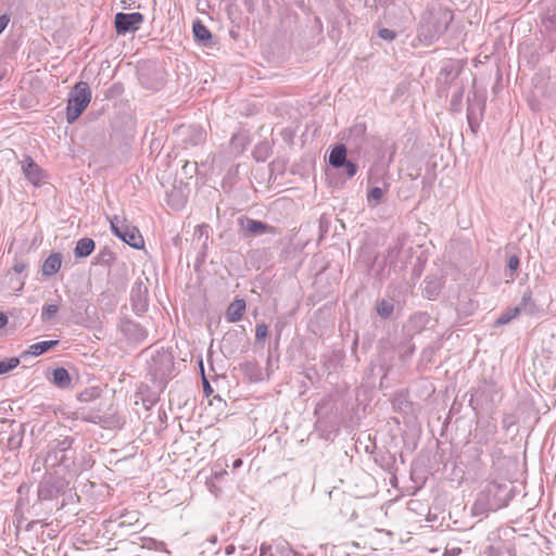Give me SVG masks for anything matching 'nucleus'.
Returning a JSON list of instances; mask_svg holds the SVG:
<instances>
[{"instance_id": "cd10ccee", "label": "nucleus", "mask_w": 556, "mask_h": 556, "mask_svg": "<svg viewBox=\"0 0 556 556\" xmlns=\"http://www.w3.org/2000/svg\"><path fill=\"white\" fill-rule=\"evenodd\" d=\"M144 548H148V549H155V551H163V552H168L166 549V545L164 542L162 541H156L154 539H147L144 540L143 542V545H142Z\"/></svg>"}, {"instance_id": "79ce46f5", "label": "nucleus", "mask_w": 556, "mask_h": 556, "mask_svg": "<svg viewBox=\"0 0 556 556\" xmlns=\"http://www.w3.org/2000/svg\"><path fill=\"white\" fill-rule=\"evenodd\" d=\"M237 140H238V137H237V136H233V137L231 138V144H235Z\"/></svg>"}, {"instance_id": "423d86ee", "label": "nucleus", "mask_w": 556, "mask_h": 556, "mask_svg": "<svg viewBox=\"0 0 556 556\" xmlns=\"http://www.w3.org/2000/svg\"><path fill=\"white\" fill-rule=\"evenodd\" d=\"M130 301L136 314L140 315L148 311V286L143 280L138 279L134 283L130 292Z\"/></svg>"}, {"instance_id": "20e7f679", "label": "nucleus", "mask_w": 556, "mask_h": 556, "mask_svg": "<svg viewBox=\"0 0 556 556\" xmlns=\"http://www.w3.org/2000/svg\"><path fill=\"white\" fill-rule=\"evenodd\" d=\"M111 229L113 233L125 243L139 249L143 245V238L137 227L128 225L124 219L114 216L111 219Z\"/></svg>"}, {"instance_id": "e433bc0d", "label": "nucleus", "mask_w": 556, "mask_h": 556, "mask_svg": "<svg viewBox=\"0 0 556 556\" xmlns=\"http://www.w3.org/2000/svg\"><path fill=\"white\" fill-rule=\"evenodd\" d=\"M203 391L206 396H210L213 393V389L204 376H203Z\"/></svg>"}, {"instance_id": "aec40b11", "label": "nucleus", "mask_w": 556, "mask_h": 556, "mask_svg": "<svg viewBox=\"0 0 556 556\" xmlns=\"http://www.w3.org/2000/svg\"><path fill=\"white\" fill-rule=\"evenodd\" d=\"M67 460V457L65 454H62L52 450L51 447H49V451L47 453V456L45 458V465L47 467H55L58 465H63L65 464Z\"/></svg>"}, {"instance_id": "39448f33", "label": "nucleus", "mask_w": 556, "mask_h": 556, "mask_svg": "<svg viewBox=\"0 0 556 556\" xmlns=\"http://www.w3.org/2000/svg\"><path fill=\"white\" fill-rule=\"evenodd\" d=\"M240 231L244 238L258 237L263 235H277L276 227L264 222L252 219L249 217H240L238 219Z\"/></svg>"}, {"instance_id": "6ab92c4d", "label": "nucleus", "mask_w": 556, "mask_h": 556, "mask_svg": "<svg viewBox=\"0 0 556 556\" xmlns=\"http://www.w3.org/2000/svg\"><path fill=\"white\" fill-rule=\"evenodd\" d=\"M388 190V186L386 185L383 188L381 187H372L370 188V190L368 191L367 193V203L369 206L374 207V206H377L383 195L386 194Z\"/></svg>"}, {"instance_id": "f8f14e48", "label": "nucleus", "mask_w": 556, "mask_h": 556, "mask_svg": "<svg viewBox=\"0 0 556 556\" xmlns=\"http://www.w3.org/2000/svg\"><path fill=\"white\" fill-rule=\"evenodd\" d=\"M22 168L23 173L31 184L38 185L41 181L43 177L42 170L30 157L25 159L22 164Z\"/></svg>"}, {"instance_id": "7ed1b4c3", "label": "nucleus", "mask_w": 556, "mask_h": 556, "mask_svg": "<svg viewBox=\"0 0 556 556\" xmlns=\"http://www.w3.org/2000/svg\"><path fill=\"white\" fill-rule=\"evenodd\" d=\"M90 100L91 91L88 84L85 81L77 83L70 94L66 108V119L70 124L80 116L90 103Z\"/></svg>"}, {"instance_id": "c85d7f7f", "label": "nucleus", "mask_w": 556, "mask_h": 556, "mask_svg": "<svg viewBox=\"0 0 556 556\" xmlns=\"http://www.w3.org/2000/svg\"><path fill=\"white\" fill-rule=\"evenodd\" d=\"M268 334V327L266 324L261 323L256 325L255 328V339L257 342H262L266 339Z\"/></svg>"}, {"instance_id": "a211bd4d", "label": "nucleus", "mask_w": 556, "mask_h": 556, "mask_svg": "<svg viewBox=\"0 0 556 556\" xmlns=\"http://www.w3.org/2000/svg\"><path fill=\"white\" fill-rule=\"evenodd\" d=\"M52 376L53 383L59 388H67L71 384L70 374L63 367L54 369Z\"/></svg>"}, {"instance_id": "6e6552de", "label": "nucleus", "mask_w": 556, "mask_h": 556, "mask_svg": "<svg viewBox=\"0 0 556 556\" xmlns=\"http://www.w3.org/2000/svg\"><path fill=\"white\" fill-rule=\"evenodd\" d=\"M178 134L182 136V141L186 146H198L204 142L206 134L204 129L200 126L191 125V126H180L178 128Z\"/></svg>"}, {"instance_id": "37998d69", "label": "nucleus", "mask_w": 556, "mask_h": 556, "mask_svg": "<svg viewBox=\"0 0 556 556\" xmlns=\"http://www.w3.org/2000/svg\"><path fill=\"white\" fill-rule=\"evenodd\" d=\"M24 282L23 281H20V287L17 288V290H21L22 287H23Z\"/></svg>"}, {"instance_id": "58836bf2", "label": "nucleus", "mask_w": 556, "mask_h": 556, "mask_svg": "<svg viewBox=\"0 0 556 556\" xmlns=\"http://www.w3.org/2000/svg\"><path fill=\"white\" fill-rule=\"evenodd\" d=\"M8 324V317L4 313L0 312V329Z\"/></svg>"}, {"instance_id": "a878e982", "label": "nucleus", "mask_w": 556, "mask_h": 556, "mask_svg": "<svg viewBox=\"0 0 556 556\" xmlns=\"http://www.w3.org/2000/svg\"><path fill=\"white\" fill-rule=\"evenodd\" d=\"M18 364H20V359L16 358V357H12V358H9V359H5V361H1L0 362V375L7 374L10 370L16 368Z\"/></svg>"}, {"instance_id": "412c9836", "label": "nucleus", "mask_w": 556, "mask_h": 556, "mask_svg": "<svg viewBox=\"0 0 556 556\" xmlns=\"http://www.w3.org/2000/svg\"><path fill=\"white\" fill-rule=\"evenodd\" d=\"M376 309H377V314L381 318H383V319L389 318L394 311L393 300L382 299V300L378 301L377 305H376Z\"/></svg>"}, {"instance_id": "b1692460", "label": "nucleus", "mask_w": 556, "mask_h": 556, "mask_svg": "<svg viewBox=\"0 0 556 556\" xmlns=\"http://www.w3.org/2000/svg\"><path fill=\"white\" fill-rule=\"evenodd\" d=\"M187 201V197L182 194L180 191L172 190L168 193V202L172 205V207L179 210L181 208Z\"/></svg>"}, {"instance_id": "ea45409f", "label": "nucleus", "mask_w": 556, "mask_h": 556, "mask_svg": "<svg viewBox=\"0 0 556 556\" xmlns=\"http://www.w3.org/2000/svg\"><path fill=\"white\" fill-rule=\"evenodd\" d=\"M241 465H242V460H241V459H239V458H238V459H236V460L233 462V468H238V467H240Z\"/></svg>"}, {"instance_id": "4be33fe9", "label": "nucleus", "mask_w": 556, "mask_h": 556, "mask_svg": "<svg viewBox=\"0 0 556 556\" xmlns=\"http://www.w3.org/2000/svg\"><path fill=\"white\" fill-rule=\"evenodd\" d=\"M193 35L197 40L205 43L212 38L211 31L200 21L193 24Z\"/></svg>"}, {"instance_id": "5701e85b", "label": "nucleus", "mask_w": 556, "mask_h": 556, "mask_svg": "<svg viewBox=\"0 0 556 556\" xmlns=\"http://www.w3.org/2000/svg\"><path fill=\"white\" fill-rule=\"evenodd\" d=\"M74 442V439L71 437H64L62 439H56L52 441L49 445L52 450L65 454L66 451H68Z\"/></svg>"}, {"instance_id": "7c9ffc66", "label": "nucleus", "mask_w": 556, "mask_h": 556, "mask_svg": "<svg viewBox=\"0 0 556 556\" xmlns=\"http://www.w3.org/2000/svg\"><path fill=\"white\" fill-rule=\"evenodd\" d=\"M275 554L277 556H291V555H293V552L290 548V546L288 545V543L282 542V543L276 544Z\"/></svg>"}, {"instance_id": "c03bdc74", "label": "nucleus", "mask_w": 556, "mask_h": 556, "mask_svg": "<svg viewBox=\"0 0 556 556\" xmlns=\"http://www.w3.org/2000/svg\"><path fill=\"white\" fill-rule=\"evenodd\" d=\"M508 556H510V555L508 554Z\"/></svg>"}, {"instance_id": "f03ea898", "label": "nucleus", "mask_w": 556, "mask_h": 556, "mask_svg": "<svg viewBox=\"0 0 556 556\" xmlns=\"http://www.w3.org/2000/svg\"><path fill=\"white\" fill-rule=\"evenodd\" d=\"M174 357L167 351H157L151 356L148 363V374L160 387H164L168 379L173 377Z\"/></svg>"}, {"instance_id": "2eb2a0df", "label": "nucleus", "mask_w": 556, "mask_h": 556, "mask_svg": "<svg viewBox=\"0 0 556 556\" xmlns=\"http://www.w3.org/2000/svg\"><path fill=\"white\" fill-rule=\"evenodd\" d=\"M516 307L520 314L533 315L535 313L536 305L532 299V291L529 288L523 292L521 300Z\"/></svg>"}, {"instance_id": "9d476101", "label": "nucleus", "mask_w": 556, "mask_h": 556, "mask_svg": "<svg viewBox=\"0 0 556 556\" xmlns=\"http://www.w3.org/2000/svg\"><path fill=\"white\" fill-rule=\"evenodd\" d=\"M365 135L366 125L364 123H357L349 129L346 142L348 144L357 150L363 146L365 141Z\"/></svg>"}, {"instance_id": "4c0bfd02", "label": "nucleus", "mask_w": 556, "mask_h": 556, "mask_svg": "<svg viewBox=\"0 0 556 556\" xmlns=\"http://www.w3.org/2000/svg\"><path fill=\"white\" fill-rule=\"evenodd\" d=\"M9 17L7 15L0 16V34L5 29L9 23Z\"/></svg>"}, {"instance_id": "1a4fd4ad", "label": "nucleus", "mask_w": 556, "mask_h": 556, "mask_svg": "<svg viewBox=\"0 0 556 556\" xmlns=\"http://www.w3.org/2000/svg\"><path fill=\"white\" fill-rule=\"evenodd\" d=\"M121 330L129 340L134 342L143 341L148 334L147 330L142 326L131 320L123 321L121 325Z\"/></svg>"}, {"instance_id": "f257e3e1", "label": "nucleus", "mask_w": 556, "mask_h": 556, "mask_svg": "<svg viewBox=\"0 0 556 556\" xmlns=\"http://www.w3.org/2000/svg\"><path fill=\"white\" fill-rule=\"evenodd\" d=\"M453 21V13L445 8H433L425 12L418 27L417 37L426 43L431 45L437 41L447 29Z\"/></svg>"}, {"instance_id": "c9c22d12", "label": "nucleus", "mask_w": 556, "mask_h": 556, "mask_svg": "<svg viewBox=\"0 0 556 556\" xmlns=\"http://www.w3.org/2000/svg\"><path fill=\"white\" fill-rule=\"evenodd\" d=\"M260 556H277L271 552V545L263 543L260 547Z\"/></svg>"}, {"instance_id": "0eeeda50", "label": "nucleus", "mask_w": 556, "mask_h": 556, "mask_svg": "<svg viewBox=\"0 0 556 556\" xmlns=\"http://www.w3.org/2000/svg\"><path fill=\"white\" fill-rule=\"evenodd\" d=\"M143 22V15L139 12L117 13L115 15V27L118 34L136 31Z\"/></svg>"}, {"instance_id": "bb28decb", "label": "nucleus", "mask_w": 556, "mask_h": 556, "mask_svg": "<svg viewBox=\"0 0 556 556\" xmlns=\"http://www.w3.org/2000/svg\"><path fill=\"white\" fill-rule=\"evenodd\" d=\"M58 311H59V307L55 304L45 305L42 308L41 319L43 321L51 320L56 315Z\"/></svg>"}, {"instance_id": "72a5a7b5", "label": "nucleus", "mask_w": 556, "mask_h": 556, "mask_svg": "<svg viewBox=\"0 0 556 556\" xmlns=\"http://www.w3.org/2000/svg\"><path fill=\"white\" fill-rule=\"evenodd\" d=\"M378 35L381 39L387 40V41H392L396 37L395 31H393L389 28L379 29Z\"/></svg>"}, {"instance_id": "393cba45", "label": "nucleus", "mask_w": 556, "mask_h": 556, "mask_svg": "<svg viewBox=\"0 0 556 556\" xmlns=\"http://www.w3.org/2000/svg\"><path fill=\"white\" fill-rule=\"evenodd\" d=\"M520 315L518 308L516 306L507 308L504 313L500 315V317L496 319L495 325L502 326L506 325L516 317Z\"/></svg>"}, {"instance_id": "f3484780", "label": "nucleus", "mask_w": 556, "mask_h": 556, "mask_svg": "<svg viewBox=\"0 0 556 556\" xmlns=\"http://www.w3.org/2000/svg\"><path fill=\"white\" fill-rule=\"evenodd\" d=\"M59 343L58 340H51V341H41L31 344L28 350L25 352V354L31 355V356H39L47 351H49L51 348L55 346Z\"/></svg>"}, {"instance_id": "a19ab883", "label": "nucleus", "mask_w": 556, "mask_h": 556, "mask_svg": "<svg viewBox=\"0 0 556 556\" xmlns=\"http://www.w3.org/2000/svg\"><path fill=\"white\" fill-rule=\"evenodd\" d=\"M235 547L232 545L226 547V554L230 555L233 552Z\"/></svg>"}, {"instance_id": "dca6fc26", "label": "nucleus", "mask_w": 556, "mask_h": 556, "mask_svg": "<svg viewBox=\"0 0 556 556\" xmlns=\"http://www.w3.org/2000/svg\"><path fill=\"white\" fill-rule=\"evenodd\" d=\"M344 163H346V147L338 144L329 154V164L334 168H340L343 167Z\"/></svg>"}, {"instance_id": "c756f323", "label": "nucleus", "mask_w": 556, "mask_h": 556, "mask_svg": "<svg viewBox=\"0 0 556 556\" xmlns=\"http://www.w3.org/2000/svg\"><path fill=\"white\" fill-rule=\"evenodd\" d=\"M519 265H520V260H519V257L517 255L509 256L508 262H507V266H508V269L510 271L509 277L511 279L515 278V273L519 268Z\"/></svg>"}, {"instance_id": "9b49d317", "label": "nucleus", "mask_w": 556, "mask_h": 556, "mask_svg": "<svg viewBox=\"0 0 556 556\" xmlns=\"http://www.w3.org/2000/svg\"><path fill=\"white\" fill-rule=\"evenodd\" d=\"M247 308L245 301L243 299L233 300L227 307L225 318L228 323L239 321Z\"/></svg>"}, {"instance_id": "4468645a", "label": "nucleus", "mask_w": 556, "mask_h": 556, "mask_svg": "<svg viewBox=\"0 0 556 556\" xmlns=\"http://www.w3.org/2000/svg\"><path fill=\"white\" fill-rule=\"evenodd\" d=\"M96 248V243L91 238L79 239L74 249V255L76 258H83L89 256Z\"/></svg>"}, {"instance_id": "2f4dec72", "label": "nucleus", "mask_w": 556, "mask_h": 556, "mask_svg": "<svg viewBox=\"0 0 556 556\" xmlns=\"http://www.w3.org/2000/svg\"><path fill=\"white\" fill-rule=\"evenodd\" d=\"M425 292L429 299H433L439 293V285L434 281H426Z\"/></svg>"}, {"instance_id": "f704fd0d", "label": "nucleus", "mask_w": 556, "mask_h": 556, "mask_svg": "<svg viewBox=\"0 0 556 556\" xmlns=\"http://www.w3.org/2000/svg\"><path fill=\"white\" fill-rule=\"evenodd\" d=\"M343 167L345 168L346 175L350 178L353 177L357 172V165L349 160H346V163L343 164Z\"/></svg>"}, {"instance_id": "473e14b6", "label": "nucleus", "mask_w": 556, "mask_h": 556, "mask_svg": "<svg viewBox=\"0 0 556 556\" xmlns=\"http://www.w3.org/2000/svg\"><path fill=\"white\" fill-rule=\"evenodd\" d=\"M28 267V263L24 261L23 258L15 257L14 264H13V271L15 274H22L24 273Z\"/></svg>"}, {"instance_id": "ddd939ff", "label": "nucleus", "mask_w": 556, "mask_h": 556, "mask_svg": "<svg viewBox=\"0 0 556 556\" xmlns=\"http://www.w3.org/2000/svg\"><path fill=\"white\" fill-rule=\"evenodd\" d=\"M62 264V255L60 253L50 254L42 265V274L45 276H52L59 271Z\"/></svg>"}]
</instances>
